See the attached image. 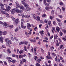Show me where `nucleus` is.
I'll return each mask as SVG.
<instances>
[{"label":"nucleus","mask_w":66,"mask_h":66,"mask_svg":"<svg viewBox=\"0 0 66 66\" xmlns=\"http://www.w3.org/2000/svg\"><path fill=\"white\" fill-rule=\"evenodd\" d=\"M15 3H16V5H17V6H19V4L18 3V2L17 1H16L15 2Z\"/></svg>","instance_id":"obj_37"},{"label":"nucleus","mask_w":66,"mask_h":66,"mask_svg":"<svg viewBox=\"0 0 66 66\" xmlns=\"http://www.w3.org/2000/svg\"><path fill=\"white\" fill-rule=\"evenodd\" d=\"M58 37L57 35H55L54 36V39H57V38Z\"/></svg>","instance_id":"obj_16"},{"label":"nucleus","mask_w":66,"mask_h":66,"mask_svg":"<svg viewBox=\"0 0 66 66\" xmlns=\"http://www.w3.org/2000/svg\"><path fill=\"white\" fill-rule=\"evenodd\" d=\"M49 4H50V3H46L45 5V6H49Z\"/></svg>","instance_id":"obj_38"},{"label":"nucleus","mask_w":66,"mask_h":66,"mask_svg":"<svg viewBox=\"0 0 66 66\" xmlns=\"http://www.w3.org/2000/svg\"><path fill=\"white\" fill-rule=\"evenodd\" d=\"M34 51L35 54V55H37V53L36 52V51L37 50H36V49L34 48Z\"/></svg>","instance_id":"obj_14"},{"label":"nucleus","mask_w":66,"mask_h":66,"mask_svg":"<svg viewBox=\"0 0 66 66\" xmlns=\"http://www.w3.org/2000/svg\"><path fill=\"white\" fill-rule=\"evenodd\" d=\"M40 34H41V35H42V34H44V31H39Z\"/></svg>","instance_id":"obj_15"},{"label":"nucleus","mask_w":66,"mask_h":66,"mask_svg":"<svg viewBox=\"0 0 66 66\" xmlns=\"http://www.w3.org/2000/svg\"><path fill=\"white\" fill-rule=\"evenodd\" d=\"M12 11H11V13L12 14H14L15 13V11L14 10V9H12Z\"/></svg>","instance_id":"obj_21"},{"label":"nucleus","mask_w":66,"mask_h":66,"mask_svg":"<svg viewBox=\"0 0 66 66\" xmlns=\"http://www.w3.org/2000/svg\"><path fill=\"white\" fill-rule=\"evenodd\" d=\"M41 9V7H39L38 8V9H37V10L38 11H39Z\"/></svg>","instance_id":"obj_62"},{"label":"nucleus","mask_w":66,"mask_h":66,"mask_svg":"<svg viewBox=\"0 0 66 66\" xmlns=\"http://www.w3.org/2000/svg\"><path fill=\"white\" fill-rule=\"evenodd\" d=\"M1 12L3 14H5V13H6V12L4 11H1Z\"/></svg>","instance_id":"obj_31"},{"label":"nucleus","mask_w":66,"mask_h":66,"mask_svg":"<svg viewBox=\"0 0 66 66\" xmlns=\"http://www.w3.org/2000/svg\"><path fill=\"white\" fill-rule=\"evenodd\" d=\"M7 34V31H5L3 32V35H5Z\"/></svg>","instance_id":"obj_22"},{"label":"nucleus","mask_w":66,"mask_h":66,"mask_svg":"<svg viewBox=\"0 0 66 66\" xmlns=\"http://www.w3.org/2000/svg\"><path fill=\"white\" fill-rule=\"evenodd\" d=\"M53 38V36H52L50 37V39H51Z\"/></svg>","instance_id":"obj_61"},{"label":"nucleus","mask_w":66,"mask_h":66,"mask_svg":"<svg viewBox=\"0 0 66 66\" xmlns=\"http://www.w3.org/2000/svg\"><path fill=\"white\" fill-rule=\"evenodd\" d=\"M19 22V20L18 18H17L15 20V23L17 24Z\"/></svg>","instance_id":"obj_7"},{"label":"nucleus","mask_w":66,"mask_h":66,"mask_svg":"<svg viewBox=\"0 0 66 66\" xmlns=\"http://www.w3.org/2000/svg\"><path fill=\"white\" fill-rule=\"evenodd\" d=\"M22 17L23 18V17H25V18H27V15H23L22 16Z\"/></svg>","instance_id":"obj_55"},{"label":"nucleus","mask_w":66,"mask_h":66,"mask_svg":"<svg viewBox=\"0 0 66 66\" xmlns=\"http://www.w3.org/2000/svg\"><path fill=\"white\" fill-rule=\"evenodd\" d=\"M30 42H32V43H36V40L35 39H30Z\"/></svg>","instance_id":"obj_8"},{"label":"nucleus","mask_w":66,"mask_h":66,"mask_svg":"<svg viewBox=\"0 0 66 66\" xmlns=\"http://www.w3.org/2000/svg\"><path fill=\"white\" fill-rule=\"evenodd\" d=\"M6 59H7V60H13V59L10 57H7Z\"/></svg>","instance_id":"obj_30"},{"label":"nucleus","mask_w":66,"mask_h":66,"mask_svg":"<svg viewBox=\"0 0 66 66\" xmlns=\"http://www.w3.org/2000/svg\"><path fill=\"white\" fill-rule=\"evenodd\" d=\"M4 64L5 65H7V64L6 63V61H4Z\"/></svg>","instance_id":"obj_57"},{"label":"nucleus","mask_w":66,"mask_h":66,"mask_svg":"<svg viewBox=\"0 0 66 66\" xmlns=\"http://www.w3.org/2000/svg\"><path fill=\"white\" fill-rule=\"evenodd\" d=\"M60 36H63V32H62L60 31Z\"/></svg>","instance_id":"obj_53"},{"label":"nucleus","mask_w":66,"mask_h":66,"mask_svg":"<svg viewBox=\"0 0 66 66\" xmlns=\"http://www.w3.org/2000/svg\"><path fill=\"white\" fill-rule=\"evenodd\" d=\"M62 38L63 40H64V41H65L66 40V38H65L64 37H62Z\"/></svg>","instance_id":"obj_40"},{"label":"nucleus","mask_w":66,"mask_h":66,"mask_svg":"<svg viewBox=\"0 0 66 66\" xmlns=\"http://www.w3.org/2000/svg\"><path fill=\"white\" fill-rule=\"evenodd\" d=\"M4 5L6 6V9L7 10H8V11H10L11 9V7L10 6H8V5L6 4H4ZM8 6V7H7Z\"/></svg>","instance_id":"obj_3"},{"label":"nucleus","mask_w":66,"mask_h":66,"mask_svg":"<svg viewBox=\"0 0 66 66\" xmlns=\"http://www.w3.org/2000/svg\"><path fill=\"white\" fill-rule=\"evenodd\" d=\"M21 27L22 29H25L26 28V26H22Z\"/></svg>","instance_id":"obj_36"},{"label":"nucleus","mask_w":66,"mask_h":66,"mask_svg":"<svg viewBox=\"0 0 66 66\" xmlns=\"http://www.w3.org/2000/svg\"><path fill=\"white\" fill-rule=\"evenodd\" d=\"M26 10L27 11H30L31 10V8H30L29 7H27L26 8Z\"/></svg>","instance_id":"obj_24"},{"label":"nucleus","mask_w":66,"mask_h":66,"mask_svg":"<svg viewBox=\"0 0 66 66\" xmlns=\"http://www.w3.org/2000/svg\"><path fill=\"white\" fill-rule=\"evenodd\" d=\"M10 29H12L13 28V26L12 25L10 26L9 27Z\"/></svg>","instance_id":"obj_43"},{"label":"nucleus","mask_w":66,"mask_h":66,"mask_svg":"<svg viewBox=\"0 0 66 66\" xmlns=\"http://www.w3.org/2000/svg\"><path fill=\"white\" fill-rule=\"evenodd\" d=\"M19 45L20 46H21L23 44V42H20L19 43Z\"/></svg>","instance_id":"obj_35"},{"label":"nucleus","mask_w":66,"mask_h":66,"mask_svg":"<svg viewBox=\"0 0 66 66\" xmlns=\"http://www.w3.org/2000/svg\"><path fill=\"white\" fill-rule=\"evenodd\" d=\"M5 14H6V16L7 18H9V15L8 14V13H6Z\"/></svg>","instance_id":"obj_25"},{"label":"nucleus","mask_w":66,"mask_h":66,"mask_svg":"<svg viewBox=\"0 0 66 66\" xmlns=\"http://www.w3.org/2000/svg\"><path fill=\"white\" fill-rule=\"evenodd\" d=\"M57 56H56L55 59V61H57Z\"/></svg>","instance_id":"obj_47"},{"label":"nucleus","mask_w":66,"mask_h":66,"mask_svg":"<svg viewBox=\"0 0 66 66\" xmlns=\"http://www.w3.org/2000/svg\"><path fill=\"white\" fill-rule=\"evenodd\" d=\"M12 63L13 64H14L15 63V62H17V61L15 60H13L12 61Z\"/></svg>","instance_id":"obj_33"},{"label":"nucleus","mask_w":66,"mask_h":66,"mask_svg":"<svg viewBox=\"0 0 66 66\" xmlns=\"http://www.w3.org/2000/svg\"><path fill=\"white\" fill-rule=\"evenodd\" d=\"M11 17V18L13 20V21H15V19L14 17L12 16Z\"/></svg>","instance_id":"obj_45"},{"label":"nucleus","mask_w":66,"mask_h":66,"mask_svg":"<svg viewBox=\"0 0 66 66\" xmlns=\"http://www.w3.org/2000/svg\"><path fill=\"white\" fill-rule=\"evenodd\" d=\"M26 60L25 59H22V62H23V63H24L25 62H26Z\"/></svg>","instance_id":"obj_46"},{"label":"nucleus","mask_w":66,"mask_h":66,"mask_svg":"<svg viewBox=\"0 0 66 66\" xmlns=\"http://www.w3.org/2000/svg\"><path fill=\"white\" fill-rule=\"evenodd\" d=\"M0 6L1 8H2V9H3V8L4 7V4H1Z\"/></svg>","instance_id":"obj_10"},{"label":"nucleus","mask_w":66,"mask_h":66,"mask_svg":"<svg viewBox=\"0 0 66 66\" xmlns=\"http://www.w3.org/2000/svg\"><path fill=\"white\" fill-rule=\"evenodd\" d=\"M58 16L60 18H63V17L62 16V15H58Z\"/></svg>","instance_id":"obj_50"},{"label":"nucleus","mask_w":66,"mask_h":66,"mask_svg":"<svg viewBox=\"0 0 66 66\" xmlns=\"http://www.w3.org/2000/svg\"><path fill=\"white\" fill-rule=\"evenodd\" d=\"M44 21L45 23H47L48 22V20H44Z\"/></svg>","instance_id":"obj_44"},{"label":"nucleus","mask_w":66,"mask_h":66,"mask_svg":"<svg viewBox=\"0 0 66 66\" xmlns=\"http://www.w3.org/2000/svg\"><path fill=\"white\" fill-rule=\"evenodd\" d=\"M34 59L36 61V60L38 59V57L37 56H35V57H34Z\"/></svg>","instance_id":"obj_28"},{"label":"nucleus","mask_w":66,"mask_h":66,"mask_svg":"<svg viewBox=\"0 0 66 66\" xmlns=\"http://www.w3.org/2000/svg\"><path fill=\"white\" fill-rule=\"evenodd\" d=\"M7 52H8L9 53V54H10L11 53V51L9 49H8V50H7Z\"/></svg>","instance_id":"obj_48"},{"label":"nucleus","mask_w":66,"mask_h":66,"mask_svg":"<svg viewBox=\"0 0 66 66\" xmlns=\"http://www.w3.org/2000/svg\"><path fill=\"white\" fill-rule=\"evenodd\" d=\"M37 30V27H36L34 29V30L35 31H36Z\"/></svg>","instance_id":"obj_59"},{"label":"nucleus","mask_w":66,"mask_h":66,"mask_svg":"<svg viewBox=\"0 0 66 66\" xmlns=\"http://www.w3.org/2000/svg\"><path fill=\"white\" fill-rule=\"evenodd\" d=\"M35 15H34V19H36L38 21H40V17L39 16H36V17H35Z\"/></svg>","instance_id":"obj_2"},{"label":"nucleus","mask_w":66,"mask_h":66,"mask_svg":"<svg viewBox=\"0 0 66 66\" xmlns=\"http://www.w3.org/2000/svg\"><path fill=\"white\" fill-rule=\"evenodd\" d=\"M50 48L51 50H52L53 51V49H54V47H53V46H51L50 47Z\"/></svg>","instance_id":"obj_20"},{"label":"nucleus","mask_w":66,"mask_h":66,"mask_svg":"<svg viewBox=\"0 0 66 66\" xmlns=\"http://www.w3.org/2000/svg\"><path fill=\"white\" fill-rule=\"evenodd\" d=\"M45 40H43V42H45V43H48V41H47V40H48V39L47 37H45Z\"/></svg>","instance_id":"obj_5"},{"label":"nucleus","mask_w":66,"mask_h":66,"mask_svg":"<svg viewBox=\"0 0 66 66\" xmlns=\"http://www.w3.org/2000/svg\"><path fill=\"white\" fill-rule=\"evenodd\" d=\"M4 28H7V27H9V24H7V23L6 22H4Z\"/></svg>","instance_id":"obj_4"},{"label":"nucleus","mask_w":66,"mask_h":66,"mask_svg":"<svg viewBox=\"0 0 66 66\" xmlns=\"http://www.w3.org/2000/svg\"><path fill=\"white\" fill-rule=\"evenodd\" d=\"M24 50L25 51H27V47L26 46L24 47Z\"/></svg>","instance_id":"obj_58"},{"label":"nucleus","mask_w":66,"mask_h":66,"mask_svg":"<svg viewBox=\"0 0 66 66\" xmlns=\"http://www.w3.org/2000/svg\"><path fill=\"white\" fill-rule=\"evenodd\" d=\"M27 27L28 28H30L31 27V25L29 23H27Z\"/></svg>","instance_id":"obj_19"},{"label":"nucleus","mask_w":66,"mask_h":66,"mask_svg":"<svg viewBox=\"0 0 66 66\" xmlns=\"http://www.w3.org/2000/svg\"><path fill=\"white\" fill-rule=\"evenodd\" d=\"M20 8L21 9V10H24V7H23V6H20Z\"/></svg>","instance_id":"obj_23"},{"label":"nucleus","mask_w":66,"mask_h":66,"mask_svg":"<svg viewBox=\"0 0 66 66\" xmlns=\"http://www.w3.org/2000/svg\"><path fill=\"white\" fill-rule=\"evenodd\" d=\"M63 45H62L60 46L59 48L60 49H62V48H63Z\"/></svg>","instance_id":"obj_49"},{"label":"nucleus","mask_w":66,"mask_h":66,"mask_svg":"<svg viewBox=\"0 0 66 66\" xmlns=\"http://www.w3.org/2000/svg\"><path fill=\"white\" fill-rule=\"evenodd\" d=\"M14 10L15 11V12H16V13H20V10L18 9H14Z\"/></svg>","instance_id":"obj_6"},{"label":"nucleus","mask_w":66,"mask_h":66,"mask_svg":"<svg viewBox=\"0 0 66 66\" xmlns=\"http://www.w3.org/2000/svg\"><path fill=\"white\" fill-rule=\"evenodd\" d=\"M25 34L27 36H29V33H28V32H25Z\"/></svg>","instance_id":"obj_29"},{"label":"nucleus","mask_w":66,"mask_h":66,"mask_svg":"<svg viewBox=\"0 0 66 66\" xmlns=\"http://www.w3.org/2000/svg\"><path fill=\"white\" fill-rule=\"evenodd\" d=\"M56 19L57 21H58L59 22H61V20H60L59 19L56 18Z\"/></svg>","instance_id":"obj_52"},{"label":"nucleus","mask_w":66,"mask_h":66,"mask_svg":"<svg viewBox=\"0 0 66 66\" xmlns=\"http://www.w3.org/2000/svg\"><path fill=\"white\" fill-rule=\"evenodd\" d=\"M46 57L48 59H52V56H46Z\"/></svg>","instance_id":"obj_9"},{"label":"nucleus","mask_w":66,"mask_h":66,"mask_svg":"<svg viewBox=\"0 0 66 66\" xmlns=\"http://www.w3.org/2000/svg\"><path fill=\"white\" fill-rule=\"evenodd\" d=\"M28 41H26L24 42V44L26 45L28 44Z\"/></svg>","instance_id":"obj_41"},{"label":"nucleus","mask_w":66,"mask_h":66,"mask_svg":"<svg viewBox=\"0 0 66 66\" xmlns=\"http://www.w3.org/2000/svg\"><path fill=\"white\" fill-rule=\"evenodd\" d=\"M36 66H40V64L39 63H37L36 64Z\"/></svg>","instance_id":"obj_42"},{"label":"nucleus","mask_w":66,"mask_h":66,"mask_svg":"<svg viewBox=\"0 0 66 66\" xmlns=\"http://www.w3.org/2000/svg\"><path fill=\"white\" fill-rule=\"evenodd\" d=\"M52 56H56V54L54 53H52Z\"/></svg>","instance_id":"obj_18"},{"label":"nucleus","mask_w":66,"mask_h":66,"mask_svg":"<svg viewBox=\"0 0 66 66\" xmlns=\"http://www.w3.org/2000/svg\"><path fill=\"white\" fill-rule=\"evenodd\" d=\"M62 9L63 10V11H65V8H64V7H63L62 8Z\"/></svg>","instance_id":"obj_64"},{"label":"nucleus","mask_w":66,"mask_h":66,"mask_svg":"<svg viewBox=\"0 0 66 66\" xmlns=\"http://www.w3.org/2000/svg\"><path fill=\"white\" fill-rule=\"evenodd\" d=\"M19 58H22L23 57V56H22L21 55H20L19 56Z\"/></svg>","instance_id":"obj_51"},{"label":"nucleus","mask_w":66,"mask_h":66,"mask_svg":"<svg viewBox=\"0 0 66 66\" xmlns=\"http://www.w3.org/2000/svg\"><path fill=\"white\" fill-rule=\"evenodd\" d=\"M59 4L60 5H63V3L62 2H60Z\"/></svg>","instance_id":"obj_60"},{"label":"nucleus","mask_w":66,"mask_h":66,"mask_svg":"<svg viewBox=\"0 0 66 66\" xmlns=\"http://www.w3.org/2000/svg\"><path fill=\"white\" fill-rule=\"evenodd\" d=\"M11 40H12V41H14V39L13 37H11Z\"/></svg>","instance_id":"obj_54"},{"label":"nucleus","mask_w":66,"mask_h":66,"mask_svg":"<svg viewBox=\"0 0 66 66\" xmlns=\"http://www.w3.org/2000/svg\"><path fill=\"white\" fill-rule=\"evenodd\" d=\"M2 33H3V32H2L0 30V41L2 43H3V40L2 39V37L1 35H2Z\"/></svg>","instance_id":"obj_1"},{"label":"nucleus","mask_w":66,"mask_h":66,"mask_svg":"<svg viewBox=\"0 0 66 66\" xmlns=\"http://www.w3.org/2000/svg\"><path fill=\"white\" fill-rule=\"evenodd\" d=\"M23 52H24V50H22L20 51H19V53H20V54H21V53H23Z\"/></svg>","instance_id":"obj_13"},{"label":"nucleus","mask_w":66,"mask_h":66,"mask_svg":"<svg viewBox=\"0 0 66 66\" xmlns=\"http://www.w3.org/2000/svg\"><path fill=\"white\" fill-rule=\"evenodd\" d=\"M9 38H7L6 39H5V42H7V40H9Z\"/></svg>","instance_id":"obj_63"},{"label":"nucleus","mask_w":66,"mask_h":66,"mask_svg":"<svg viewBox=\"0 0 66 66\" xmlns=\"http://www.w3.org/2000/svg\"><path fill=\"white\" fill-rule=\"evenodd\" d=\"M46 16V14H44L42 15V17H45Z\"/></svg>","instance_id":"obj_56"},{"label":"nucleus","mask_w":66,"mask_h":66,"mask_svg":"<svg viewBox=\"0 0 66 66\" xmlns=\"http://www.w3.org/2000/svg\"><path fill=\"white\" fill-rule=\"evenodd\" d=\"M51 13L52 15H53L54 14V10H52L51 12Z\"/></svg>","instance_id":"obj_39"},{"label":"nucleus","mask_w":66,"mask_h":66,"mask_svg":"<svg viewBox=\"0 0 66 66\" xmlns=\"http://www.w3.org/2000/svg\"><path fill=\"white\" fill-rule=\"evenodd\" d=\"M18 28H16L15 29V32H17V31H18Z\"/></svg>","instance_id":"obj_32"},{"label":"nucleus","mask_w":66,"mask_h":66,"mask_svg":"<svg viewBox=\"0 0 66 66\" xmlns=\"http://www.w3.org/2000/svg\"><path fill=\"white\" fill-rule=\"evenodd\" d=\"M54 18V15L52 16L50 15V18L51 19V20H52V19H53V18Z\"/></svg>","instance_id":"obj_17"},{"label":"nucleus","mask_w":66,"mask_h":66,"mask_svg":"<svg viewBox=\"0 0 66 66\" xmlns=\"http://www.w3.org/2000/svg\"><path fill=\"white\" fill-rule=\"evenodd\" d=\"M46 1L50 4L51 2V0H46Z\"/></svg>","instance_id":"obj_34"},{"label":"nucleus","mask_w":66,"mask_h":66,"mask_svg":"<svg viewBox=\"0 0 66 66\" xmlns=\"http://www.w3.org/2000/svg\"><path fill=\"white\" fill-rule=\"evenodd\" d=\"M36 13L38 15H40V13L38 11V10H37L36 11Z\"/></svg>","instance_id":"obj_26"},{"label":"nucleus","mask_w":66,"mask_h":66,"mask_svg":"<svg viewBox=\"0 0 66 66\" xmlns=\"http://www.w3.org/2000/svg\"><path fill=\"white\" fill-rule=\"evenodd\" d=\"M25 7H30L29 5L25 3L24 4V5Z\"/></svg>","instance_id":"obj_11"},{"label":"nucleus","mask_w":66,"mask_h":66,"mask_svg":"<svg viewBox=\"0 0 66 66\" xmlns=\"http://www.w3.org/2000/svg\"><path fill=\"white\" fill-rule=\"evenodd\" d=\"M56 29L58 32H59L60 30V28L59 27H56Z\"/></svg>","instance_id":"obj_12"},{"label":"nucleus","mask_w":66,"mask_h":66,"mask_svg":"<svg viewBox=\"0 0 66 66\" xmlns=\"http://www.w3.org/2000/svg\"><path fill=\"white\" fill-rule=\"evenodd\" d=\"M8 42L9 43H10V44H11V45H12V44H13V43H12V42L11 41V40H9Z\"/></svg>","instance_id":"obj_27"}]
</instances>
